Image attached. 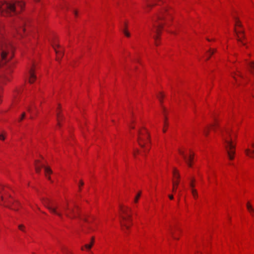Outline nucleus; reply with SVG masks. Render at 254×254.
<instances>
[{
  "label": "nucleus",
  "mask_w": 254,
  "mask_h": 254,
  "mask_svg": "<svg viewBox=\"0 0 254 254\" xmlns=\"http://www.w3.org/2000/svg\"><path fill=\"white\" fill-rule=\"evenodd\" d=\"M172 12L171 10H169L167 6H163L159 13L156 14L155 17L152 19L153 22V28H151L150 30L152 32L155 33L154 35H153V38L155 40V43L156 45H158V34H159L161 29L163 27L162 23L157 22L158 20H166L168 17H171Z\"/></svg>",
  "instance_id": "1"
},
{
  "label": "nucleus",
  "mask_w": 254,
  "mask_h": 254,
  "mask_svg": "<svg viewBox=\"0 0 254 254\" xmlns=\"http://www.w3.org/2000/svg\"><path fill=\"white\" fill-rule=\"evenodd\" d=\"M220 135L225 144V147L230 160H233L235 153V145L233 142V137L235 138L236 134L232 132L228 128H220Z\"/></svg>",
  "instance_id": "2"
},
{
  "label": "nucleus",
  "mask_w": 254,
  "mask_h": 254,
  "mask_svg": "<svg viewBox=\"0 0 254 254\" xmlns=\"http://www.w3.org/2000/svg\"><path fill=\"white\" fill-rule=\"evenodd\" d=\"M23 1L0 2V14L3 16L17 14L24 6Z\"/></svg>",
  "instance_id": "3"
},
{
  "label": "nucleus",
  "mask_w": 254,
  "mask_h": 254,
  "mask_svg": "<svg viewBox=\"0 0 254 254\" xmlns=\"http://www.w3.org/2000/svg\"><path fill=\"white\" fill-rule=\"evenodd\" d=\"M13 56L12 46L7 43L0 35V67L9 61Z\"/></svg>",
  "instance_id": "4"
},
{
  "label": "nucleus",
  "mask_w": 254,
  "mask_h": 254,
  "mask_svg": "<svg viewBox=\"0 0 254 254\" xmlns=\"http://www.w3.org/2000/svg\"><path fill=\"white\" fill-rule=\"evenodd\" d=\"M121 211L122 214L120 215L121 221L120 222L122 230L126 233V230H128L131 225V215L128 213L131 211L130 208L123 206H121Z\"/></svg>",
  "instance_id": "5"
},
{
  "label": "nucleus",
  "mask_w": 254,
  "mask_h": 254,
  "mask_svg": "<svg viewBox=\"0 0 254 254\" xmlns=\"http://www.w3.org/2000/svg\"><path fill=\"white\" fill-rule=\"evenodd\" d=\"M42 201L44 206L46 207L51 212L57 215L60 217L62 218V213L57 210V207L54 206V204L52 200L47 198H43L42 199Z\"/></svg>",
  "instance_id": "6"
},
{
  "label": "nucleus",
  "mask_w": 254,
  "mask_h": 254,
  "mask_svg": "<svg viewBox=\"0 0 254 254\" xmlns=\"http://www.w3.org/2000/svg\"><path fill=\"white\" fill-rule=\"evenodd\" d=\"M149 137V135L146 129L144 131L138 130L137 142L140 147L142 148L145 147V144L147 143Z\"/></svg>",
  "instance_id": "7"
},
{
  "label": "nucleus",
  "mask_w": 254,
  "mask_h": 254,
  "mask_svg": "<svg viewBox=\"0 0 254 254\" xmlns=\"http://www.w3.org/2000/svg\"><path fill=\"white\" fill-rule=\"evenodd\" d=\"M35 166V170L37 173H39L40 172L42 168H44L46 176L48 178V179H50V177H48V174H52V171L49 167H45L43 164H40L39 161H36Z\"/></svg>",
  "instance_id": "8"
},
{
  "label": "nucleus",
  "mask_w": 254,
  "mask_h": 254,
  "mask_svg": "<svg viewBox=\"0 0 254 254\" xmlns=\"http://www.w3.org/2000/svg\"><path fill=\"white\" fill-rule=\"evenodd\" d=\"M65 210H67V212H65V215L71 219H73L76 217V211L73 208H69L67 205L65 208Z\"/></svg>",
  "instance_id": "9"
},
{
  "label": "nucleus",
  "mask_w": 254,
  "mask_h": 254,
  "mask_svg": "<svg viewBox=\"0 0 254 254\" xmlns=\"http://www.w3.org/2000/svg\"><path fill=\"white\" fill-rule=\"evenodd\" d=\"M25 21L23 20H21L20 23L19 20L15 22L14 25L15 28L17 32L20 34H21V31H24L25 30V28L23 27Z\"/></svg>",
  "instance_id": "10"
},
{
  "label": "nucleus",
  "mask_w": 254,
  "mask_h": 254,
  "mask_svg": "<svg viewBox=\"0 0 254 254\" xmlns=\"http://www.w3.org/2000/svg\"><path fill=\"white\" fill-rule=\"evenodd\" d=\"M28 77L29 79V82L30 83H33L36 79V77L35 75L34 70L33 67H30L28 69Z\"/></svg>",
  "instance_id": "11"
},
{
  "label": "nucleus",
  "mask_w": 254,
  "mask_h": 254,
  "mask_svg": "<svg viewBox=\"0 0 254 254\" xmlns=\"http://www.w3.org/2000/svg\"><path fill=\"white\" fill-rule=\"evenodd\" d=\"M179 153L183 156L189 166L191 167V165L190 164V162L193 159V155H190L189 158H187V157L185 155L184 152L181 150H179Z\"/></svg>",
  "instance_id": "12"
},
{
  "label": "nucleus",
  "mask_w": 254,
  "mask_h": 254,
  "mask_svg": "<svg viewBox=\"0 0 254 254\" xmlns=\"http://www.w3.org/2000/svg\"><path fill=\"white\" fill-rule=\"evenodd\" d=\"M253 149H246L245 151L246 155L249 157L254 158V143L252 144Z\"/></svg>",
  "instance_id": "13"
},
{
  "label": "nucleus",
  "mask_w": 254,
  "mask_h": 254,
  "mask_svg": "<svg viewBox=\"0 0 254 254\" xmlns=\"http://www.w3.org/2000/svg\"><path fill=\"white\" fill-rule=\"evenodd\" d=\"M56 47H59V46L58 45H53V48H54V49L55 50V52H56V53L57 54V60H59L63 56V51H57V50L56 49Z\"/></svg>",
  "instance_id": "14"
},
{
  "label": "nucleus",
  "mask_w": 254,
  "mask_h": 254,
  "mask_svg": "<svg viewBox=\"0 0 254 254\" xmlns=\"http://www.w3.org/2000/svg\"><path fill=\"white\" fill-rule=\"evenodd\" d=\"M94 241H95V239H94V237H92L91 239V242L90 243H89V244H85L84 245V248L87 250V251H89L90 250L91 248L92 247L93 245H94Z\"/></svg>",
  "instance_id": "15"
},
{
  "label": "nucleus",
  "mask_w": 254,
  "mask_h": 254,
  "mask_svg": "<svg viewBox=\"0 0 254 254\" xmlns=\"http://www.w3.org/2000/svg\"><path fill=\"white\" fill-rule=\"evenodd\" d=\"M236 34L237 35V36H238V41L239 42H241V38L240 37V36H239V34H242L243 35V37L244 38V31L243 30H240L239 31H237L236 30ZM242 43L243 45H245V44L243 42H242Z\"/></svg>",
  "instance_id": "16"
},
{
  "label": "nucleus",
  "mask_w": 254,
  "mask_h": 254,
  "mask_svg": "<svg viewBox=\"0 0 254 254\" xmlns=\"http://www.w3.org/2000/svg\"><path fill=\"white\" fill-rule=\"evenodd\" d=\"M247 207L250 213L252 216H254V209L253 208L252 206L249 202H248L247 204Z\"/></svg>",
  "instance_id": "17"
},
{
  "label": "nucleus",
  "mask_w": 254,
  "mask_h": 254,
  "mask_svg": "<svg viewBox=\"0 0 254 254\" xmlns=\"http://www.w3.org/2000/svg\"><path fill=\"white\" fill-rule=\"evenodd\" d=\"M78 217H79V218L81 220H83V221H84V222H86V223H87L90 224V223H91V221L87 219V216H86V215H83V216H80V215H79V216H78Z\"/></svg>",
  "instance_id": "18"
},
{
  "label": "nucleus",
  "mask_w": 254,
  "mask_h": 254,
  "mask_svg": "<svg viewBox=\"0 0 254 254\" xmlns=\"http://www.w3.org/2000/svg\"><path fill=\"white\" fill-rule=\"evenodd\" d=\"M179 184V182L178 180L173 182V189H172V191L173 192H175L176 191V189H177Z\"/></svg>",
  "instance_id": "19"
},
{
  "label": "nucleus",
  "mask_w": 254,
  "mask_h": 254,
  "mask_svg": "<svg viewBox=\"0 0 254 254\" xmlns=\"http://www.w3.org/2000/svg\"><path fill=\"white\" fill-rule=\"evenodd\" d=\"M191 192L192 193V194L193 197L195 199H196L198 197L197 190L194 189H191Z\"/></svg>",
  "instance_id": "20"
},
{
  "label": "nucleus",
  "mask_w": 254,
  "mask_h": 254,
  "mask_svg": "<svg viewBox=\"0 0 254 254\" xmlns=\"http://www.w3.org/2000/svg\"><path fill=\"white\" fill-rule=\"evenodd\" d=\"M194 182H195V179L194 178H192L190 180V186L191 188V189H194L195 185H194Z\"/></svg>",
  "instance_id": "21"
},
{
  "label": "nucleus",
  "mask_w": 254,
  "mask_h": 254,
  "mask_svg": "<svg viewBox=\"0 0 254 254\" xmlns=\"http://www.w3.org/2000/svg\"><path fill=\"white\" fill-rule=\"evenodd\" d=\"M173 175L174 177L176 178L178 180L180 178V175L178 173V171L176 170V169H174L173 170Z\"/></svg>",
  "instance_id": "22"
},
{
  "label": "nucleus",
  "mask_w": 254,
  "mask_h": 254,
  "mask_svg": "<svg viewBox=\"0 0 254 254\" xmlns=\"http://www.w3.org/2000/svg\"><path fill=\"white\" fill-rule=\"evenodd\" d=\"M164 95L162 93H160L157 96L158 98L160 100V102H162V99L164 97Z\"/></svg>",
  "instance_id": "23"
},
{
  "label": "nucleus",
  "mask_w": 254,
  "mask_h": 254,
  "mask_svg": "<svg viewBox=\"0 0 254 254\" xmlns=\"http://www.w3.org/2000/svg\"><path fill=\"white\" fill-rule=\"evenodd\" d=\"M123 32L124 34L127 37H130V33L126 30V29H123Z\"/></svg>",
  "instance_id": "24"
},
{
  "label": "nucleus",
  "mask_w": 254,
  "mask_h": 254,
  "mask_svg": "<svg viewBox=\"0 0 254 254\" xmlns=\"http://www.w3.org/2000/svg\"><path fill=\"white\" fill-rule=\"evenodd\" d=\"M203 134L205 136H207L208 134V133H209V128H208V127L204 128L203 131Z\"/></svg>",
  "instance_id": "25"
},
{
  "label": "nucleus",
  "mask_w": 254,
  "mask_h": 254,
  "mask_svg": "<svg viewBox=\"0 0 254 254\" xmlns=\"http://www.w3.org/2000/svg\"><path fill=\"white\" fill-rule=\"evenodd\" d=\"M140 195H141V192L140 191V192H139V193L136 195V196H135V198H134V202H135V203L137 202L138 200V199H139V197H140Z\"/></svg>",
  "instance_id": "26"
},
{
  "label": "nucleus",
  "mask_w": 254,
  "mask_h": 254,
  "mask_svg": "<svg viewBox=\"0 0 254 254\" xmlns=\"http://www.w3.org/2000/svg\"><path fill=\"white\" fill-rule=\"evenodd\" d=\"M212 126L214 131H215L216 128L219 127L218 124L217 123V122L214 123Z\"/></svg>",
  "instance_id": "27"
},
{
  "label": "nucleus",
  "mask_w": 254,
  "mask_h": 254,
  "mask_svg": "<svg viewBox=\"0 0 254 254\" xmlns=\"http://www.w3.org/2000/svg\"><path fill=\"white\" fill-rule=\"evenodd\" d=\"M25 227L24 225H19L18 226V228L21 230L23 232H25V229H24Z\"/></svg>",
  "instance_id": "28"
},
{
  "label": "nucleus",
  "mask_w": 254,
  "mask_h": 254,
  "mask_svg": "<svg viewBox=\"0 0 254 254\" xmlns=\"http://www.w3.org/2000/svg\"><path fill=\"white\" fill-rule=\"evenodd\" d=\"M60 117H61L60 114L57 113V120L58 126H60Z\"/></svg>",
  "instance_id": "29"
},
{
  "label": "nucleus",
  "mask_w": 254,
  "mask_h": 254,
  "mask_svg": "<svg viewBox=\"0 0 254 254\" xmlns=\"http://www.w3.org/2000/svg\"><path fill=\"white\" fill-rule=\"evenodd\" d=\"M25 113H23L21 115V117L19 118V119L18 120V121L19 122H21L23 119L25 117Z\"/></svg>",
  "instance_id": "30"
},
{
  "label": "nucleus",
  "mask_w": 254,
  "mask_h": 254,
  "mask_svg": "<svg viewBox=\"0 0 254 254\" xmlns=\"http://www.w3.org/2000/svg\"><path fill=\"white\" fill-rule=\"evenodd\" d=\"M170 232L174 239H176V240L178 239V238L174 236V232L172 230H170Z\"/></svg>",
  "instance_id": "31"
},
{
  "label": "nucleus",
  "mask_w": 254,
  "mask_h": 254,
  "mask_svg": "<svg viewBox=\"0 0 254 254\" xmlns=\"http://www.w3.org/2000/svg\"><path fill=\"white\" fill-rule=\"evenodd\" d=\"M0 139L1 140H4L5 139V136L3 135V134H0Z\"/></svg>",
  "instance_id": "32"
},
{
  "label": "nucleus",
  "mask_w": 254,
  "mask_h": 254,
  "mask_svg": "<svg viewBox=\"0 0 254 254\" xmlns=\"http://www.w3.org/2000/svg\"><path fill=\"white\" fill-rule=\"evenodd\" d=\"M216 51V50H211L210 49L209 51V53H210V55H212Z\"/></svg>",
  "instance_id": "33"
},
{
  "label": "nucleus",
  "mask_w": 254,
  "mask_h": 254,
  "mask_svg": "<svg viewBox=\"0 0 254 254\" xmlns=\"http://www.w3.org/2000/svg\"><path fill=\"white\" fill-rule=\"evenodd\" d=\"M83 185H84V183H83V182L82 180H81V181H80L79 185V190H80V186H83Z\"/></svg>",
  "instance_id": "34"
},
{
  "label": "nucleus",
  "mask_w": 254,
  "mask_h": 254,
  "mask_svg": "<svg viewBox=\"0 0 254 254\" xmlns=\"http://www.w3.org/2000/svg\"><path fill=\"white\" fill-rule=\"evenodd\" d=\"M27 111H28L29 113H32V108L31 107H28L27 108Z\"/></svg>",
  "instance_id": "35"
},
{
  "label": "nucleus",
  "mask_w": 254,
  "mask_h": 254,
  "mask_svg": "<svg viewBox=\"0 0 254 254\" xmlns=\"http://www.w3.org/2000/svg\"><path fill=\"white\" fill-rule=\"evenodd\" d=\"M236 25L237 26H241V24L240 23L239 21L237 20L236 21Z\"/></svg>",
  "instance_id": "36"
},
{
  "label": "nucleus",
  "mask_w": 254,
  "mask_h": 254,
  "mask_svg": "<svg viewBox=\"0 0 254 254\" xmlns=\"http://www.w3.org/2000/svg\"><path fill=\"white\" fill-rule=\"evenodd\" d=\"M168 197H169V198L171 200L173 199H174V196L172 194H169L168 195Z\"/></svg>",
  "instance_id": "37"
},
{
  "label": "nucleus",
  "mask_w": 254,
  "mask_h": 254,
  "mask_svg": "<svg viewBox=\"0 0 254 254\" xmlns=\"http://www.w3.org/2000/svg\"><path fill=\"white\" fill-rule=\"evenodd\" d=\"M124 28H125L124 29L127 30V22H125V23H124Z\"/></svg>",
  "instance_id": "38"
},
{
  "label": "nucleus",
  "mask_w": 254,
  "mask_h": 254,
  "mask_svg": "<svg viewBox=\"0 0 254 254\" xmlns=\"http://www.w3.org/2000/svg\"><path fill=\"white\" fill-rule=\"evenodd\" d=\"M237 72L239 73L238 75H239V76H240L242 78L244 77L242 75V74L241 73H240L239 71L237 70Z\"/></svg>",
  "instance_id": "39"
},
{
  "label": "nucleus",
  "mask_w": 254,
  "mask_h": 254,
  "mask_svg": "<svg viewBox=\"0 0 254 254\" xmlns=\"http://www.w3.org/2000/svg\"><path fill=\"white\" fill-rule=\"evenodd\" d=\"M164 125L165 126H168V124L166 122V117L165 118V119H164Z\"/></svg>",
  "instance_id": "40"
},
{
  "label": "nucleus",
  "mask_w": 254,
  "mask_h": 254,
  "mask_svg": "<svg viewBox=\"0 0 254 254\" xmlns=\"http://www.w3.org/2000/svg\"><path fill=\"white\" fill-rule=\"evenodd\" d=\"M3 190V188L2 186H0V193L1 194L2 191Z\"/></svg>",
  "instance_id": "41"
},
{
  "label": "nucleus",
  "mask_w": 254,
  "mask_h": 254,
  "mask_svg": "<svg viewBox=\"0 0 254 254\" xmlns=\"http://www.w3.org/2000/svg\"><path fill=\"white\" fill-rule=\"evenodd\" d=\"M0 199H1L2 201H4V198L2 195H0Z\"/></svg>",
  "instance_id": "42"
},
{
  "label": "nucleus",
  "mask_w": 254,
  "mask_h": 254,
  "mask_svg": "<svg viewBox=\"0 0 254 254\" xmlns=\"http://www.w3.org/2000/svg\"><path fill=\"white\" fill-rule=\"evenodd\" d=\"M64 254H73L72 253L69 252H67V253H64Z\"/></svg>",
  "instance_id": "43"
},
{
  "label": "nucleus",
  "mask_w": 254,
  "mask_h": 254,
  "mask_svg": "<svg viewBox=\"0 0 254 254\" xmlns=\"http://www.w3.org/2000/svg\"><path fill=\"white\" fill-rule=\"evenodd\" d=\"M73 12H74V13L75 15H76H76H77V11L74 10V11H73Z\"/></svg>",
  "instance_id": "44"
},
{
  "label": "nucleus",
  "mask_w": 254,
  "mask_h": 254,
  "mask_svg": "<svg viewBox=\"0 0 254 254\" xmlns=\"http://www.w3.org/2000/svg\"><path fill=\"white\" fill-rule=\"evenodd\" d=\"M88 229H89V230H92V231H94V230L93 229H92L91 227H88Z\"/></svg>",
  "instance_id": "45"
},
{
  "label": "nucleus",
  "mask_w": 254,
  "mask_h": 254,
  "mask_svg": "<svg viewBox=\"0 0 254 254\" xmlns=\"http://www.w3.org/2000/svg\"><path fill=\"white\" fill-rule=\"evenodd\" d=\"M92 220H94L95 219V217L94 216L91 217Z\"/></svg>",
  "instance_id": "46"
},
{
  "label": "nucleus",
  "mask_w": 254,
  "mask_h": 254,
  "mask_svg": "<svg viewBox=\"0 0 254 254\" xmlns=\"http://www.w3.org/2000/svg\"><path fill=\"white\" fill-rule=\"evenodd\" d=\"M163 131L164 132H165L166 131V129H163Z\"/></svg>",
  "instance_id": "47"
},
{
  "label": "nucleus",
  "mask_w": 254,
  "mask_h": 254,
  "mask_svg": "<svg viewBox=\"0 0 254 254\" xmlns=\"http://www.w3.org/2000/svg\"><path fill=\"white\" fill-rule=\"evenodd\" d=\"M130 127L131 128H134V127L133 126H130Z\"/></svg>",
  "instance_id": "48"
},
{
  "label": "nucleus",
  "mask_w": 254,
  "mask_h": 254,
  "mask_svg": "<svg viewBox=\"0 0 254 254\" xmlns=\"http://www.w3.org/2000/svg\"><path fill=\"white\" fill-rule=\"evenodd\" d=\"M81 250L83 251L84 250V248L83 247H81Z\"/></svg>",
  "instance_id": "49"
},
{
  "label": "nucleus",
  "mask_w": 254,
  "mask_h": 254,
  "mask_svg": "<svg viewBox=\"0 0 254 254\" xmlns=\"http://www.w3.org/2000/svg\"><path fill=\"white\" fill-rule=\"evenodd\" d=\"M151 6V5L150 4H149L148 5V6H149H149Z\"/></svg>",
  "instance_id": "50"
},
{
  "label": "nucleus",
  "mask_w": 254,
  "mask_h": 254,
  "mask_svg": "<svg viewBox=\"0 0 254 254\" xmlns=\"http://www.w3.org/2000/svg\"><path fill=\"white\" fill-rule=\"evenodd\" d=\"M75 208H76L77 209L78 208V207H77L76 205H75Z\"/></svg>",
  "instance_id": "51"
},
{
  "label": "nucleus",
  "mask_w": 254,
  "mask_h": 254,
  "mask_svg": "<svg viewBox=\"0 0 254 254\" xmlns=\"http://www.w3.org/2000/svg\"><path fill=\"white\" fill-rule=\"evenodd\" d=\"M34 108L36 109V107H35V106H34Z\"/></svg>",
  "instance_id": "52"
},
{
  "label": "nucleus",
  "mask_w": 254,
  "mask_h": 254,
  "mask_svg": "<svg viewBox=\"0 0 254 254\" xmlns=\"http://www.w3.org/2000/svg\"><path fill=\"white\" fill-rule=\"evenodd\" d=\"M136 152H137V153H138L139 152L138 150H136Z\"/></svg>",
  "instance_id": "53"
},
{
  "label": "nucleus",
  "mask_w": 254,
  "mask_h": 254,
  "mask_svg": "<svg viewBox=\"0 0 254 254\" xmlns=\"http://www.w3.org/2000/svg\"><path fill=\"white\" fill-rule=\"evenodd\" d=\"M233 78H234L235 79H236L235 77L234 76H233Z\"/></svg>",
  "instance_id": "54"
},
{
  "label": "nucleus",
  "mask_w": 254,
  "mask_h": 254,
  "mask_svg": "<svg viewBox=\"0 0 254 254\" xmlns=\"http://www.w3.org/2000/svg\"><path fill=\"white\" fill-rule=\"evenodd\" d=\"M209 59V57L207 58V59L206 60H208Z\"/></svg>",
  "instance_id": "55"
},
{
  "label": "nucleus",
  "mask_w": 254,
  "mask_h": 254,
  "mask_svg": "<svg viewBox=\"0 0 254 254\" xmlns=\"http://www.w3.org/2000/svg\"><path fill=\"white\" fill-rule=\"evenodd\" d=\"M35 1H38V0H35Z\"/></svg>",
  "instance_id": "56"
}]
</instances>
